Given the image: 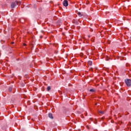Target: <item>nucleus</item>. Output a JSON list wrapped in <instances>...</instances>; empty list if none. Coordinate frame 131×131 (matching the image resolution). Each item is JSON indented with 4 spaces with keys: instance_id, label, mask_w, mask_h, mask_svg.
Returning <instances> with one entry per match:
<instances>
[{
    "instance_id": "obj_1",
    "label": "nucleus",
    "mask_w": 131,
    "mask_h": 131,
    "mask_svg": "<svg viewBox=\"0 0 131 131\" xmlns=\"http://www.w3.org/2000/svg\"><path fill=\"white\" fill-rule=\"evenodd\" d=\"M21 5V2L15 1V2H12L11 4V9H14L16 6H20Z\"/></svg>"
},
{
    "instance_id": "obj_5",
    "label": "nucleus",
    "mask_w": 131,
    "mask_h": 131,
    "mask_svg": "<svg viewBox=\"0 0 131 131\" xmlns=\"http://www.w3.org/2000/svg\"><path fill=\"white\" fill-rule=\"evenodd\" d=\"M93 64V62L91 60L88 61V65H89V66H92Z\"/></svg>"
},
{
    "instance_id": "obj_8",
    "label": "nucleus",
    "mask_w": 131,
    "mask_h": 131,
    "mask_svg": "<svg viewBox=\"0 0 131 131\" xmlns=\"http://www.w3.org/2000/svg\"><path fill=\"white\" fill-rule=\"evenodd\" d=\"M51 90V86H49L47 87V91L48 92L50 91Z\"/></svg>"
},
{
    "instance_id": "obj_10",
    "label": "nucleus",
    "mask_w": 131,
    "mask_h": 131,
    "mask_svg": "<svg viewBox=\"0 0 131 131\" xmlns=\"http://www.w3.org/2000/svg\"><path fill=\"white\" fill-rule=\"evenodd\" d=\"M98 113H100L101 114H104V112L101 111H98Z\"/></svg>"
},
{
    "instance_id": "obj_7",
    "label": "nucleus",
    "mask_w": 131,
    "mask_h": 131,
    "mask_svg": "<svg viewBox=\"0 0 131 131\" xmlns=\"http://www.w3.org/2000/svg\"><path fill=\"white\" fill-rule=\"evenodd\" d=\"M12 91H13V88L9 87V91L11 92H12Z\"/></svg>"
},
{
    "instance_id": "obj_13",
    "label": "nucleus",
    "mask_w": 131,
    "mask_h": 131,
    "mask_svg": "<svg viewBox=\"0 0 131 131\" xmlns=\"http://www.w3.org/2000/svg\"><path fill=\"white\" fill-rule=\"evenodd\" d=\"M96 105H97V103H96Z\"/></svg>"
},
{
    "instance_id": "obj_6",
    "label": "nucleus",
    "mask_w": 131,
    "mask_h": 131,
    "mask_svg": "<svg viewBox=\"0 0 131 131\" xmlns=\"http://www.w3.org/2000/svg\"><path fill=\"white\" fill-rule=\"evenodd\" d=\"M90 92H91V93H95V90L94 89H90Z\"/></svg>"
},
{
    "instance_id": "obj_11",
    "label": "nucleus",
    "mask_w": 131,
    "mask_h": 131,
    "mask_svg": "<svg viewBox=\"0 0 131 131\" xmlns=\"http://www.w3.org/2000/svg\"><path fill=\"white\" fill-rule=\"evenodd\" d=\"M23 46H24V47H26V43H24Z\"/></svg>"
},
{
    "instance_id": "obj_3",
    "label": "nucleus",
    "mask_w": 131,
    "mask_h": 131,
    "mask_svg": "<svg viewBox=\"0 0 131 131\" xmlns=\"http://www.w3.org/2000/svg\"><path fill=\"white\" fill-rule=\"evenodd\" d=\"M63 5L64 7H68V1L67 0H64L63 2Z\"/></svg>"
},
{
    "instance_id": "obj_9",
    "label": "nucleus",
    "mask_w": 131,
    "mask_h": 131,
    "mask_svg": "<svg viewBox=\"0 0 131 131\" xmlns=\"http://www.w3.org/2000/svg\"><path fill=\"white\" fill-rule=\"evenodd\" d=\"M78 15L79 16V17H81L82 15H81V13L80 12H78Z\"/></svg>"
},
{
    "instance_id": "obj_12",
    "label": "nucleus",
    "mask_w": 131,
    "mask_h": 131,
    "mask_svg": "<svg viewBox=\"0 0 131 131\" xmlns=\"http://www.w3.org/2000/svg\"><path fill=\"white\" fill-rule=\"evenodd\" d=\"M12 45H14V43H15V42H12Z\"/></svg>"
},
{
    "instance_id": "obj_2",
    "label": "nucleus",
    "mask_w": 131,
    "mask_h": 131,
    "mask_svg": "<svg viewBox=\"0 0 131 131\" xmlns=\"http://www.w3.org/2000/svg\"><path fill=\"white\" fill-rule=\"evenodd\" d=\"M125 83L127 86H130L131 85V80L129 79H125Z\"/></svg>"
},
{
    "instance_id": "obj_4",
    "label": "nucleus",
    "mask_w": 131,
    "mask_h": 131,
    "mask_svg": "<svg viewBox=\"0 0 131 131\" xmlns=\"http://www.w3.org/2000/svg\"><path fill=\"white\" fill-rule=\"evenodd\" d=\"M48 117H49V118H51V119H54V117H53V114L52 113H49L48 114Z\"/></svg>"
}]
</instances>
